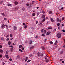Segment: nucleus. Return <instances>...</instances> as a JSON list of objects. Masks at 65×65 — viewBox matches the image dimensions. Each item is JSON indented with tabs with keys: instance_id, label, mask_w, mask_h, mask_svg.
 Listing matches in <instances>:
<instances>
[{
	"instance_id": "obj_23",
	"label": "nucleus",
	"mask_w": 65,
	"mask_h": 65,
	"mask_svg": "<svg viewBox=\"0 0 65 65\" xmlns=\"http://www.w3.org/2000/svg\"><path fill=\"white\" fill-rule=\"evenodd\" d=\"M27 25H25V26L24 28L25 29H27Z\"/></svg>"
},
{
	"instance_id": "obj_9",
	"label": "nucleus",
	"mask_w": 65,
	"mask_h": 65,
	"mask_svg": "<svg viewBox=\"0 0 65 65\" xmlns=\"http://www.w3.org/2000/svg\"><path fill=\"white\" fill-rule=\"evenodd\" d=\"M5 57L7 58V59H8V55H5Z\"/></svg>"
},
{
	"instance_id": "obj_50",
	"label": "nucleus",
	"mask_w": 65,
	"mask_h": 65,
	"mask_svg": "<svg viewBox=\"0 0 65 65\" xmlns=\"http://www.w3.org/2000/svg\"><path fill=\"white\" fill-rule=\"evenodd\" d=\"M56 15H58L59 14V13H56Z\"/></svg>"
},
{
	"instance_id": "obj_21",
	"label": "nucleus",
	"mask_w": 65,
	"mask_h": 65,
	"mask_svg": "<svg viewBox=\"0 0 65 65\" xmlns=\"http://www.w3.org/2000/svg\"><path fill=\"white\" fill-rule=\"evenodd\" d=\"M33 48H34V46H32L30 48V50H32V49H33Z\"/></svg>"
},
{
	"instance_id": "obj_57",
	"label": "nucleus",
	"mask_w": 65,
	"mask_h": 65,
	"mask_svg": "<svg viewBox=\"0 0 65 65\" xmlns=\"http://www.w3.org/2000/svg\"><path fill=\"white\" fill-rule=\"evenodd\" d=\"M38 23V21H36V24H37Z\"/></svg>"
},
{
	"instance_id": "obj_39",
	"label": "nucleus",
	"mask_w": 65,
	"mask_h": 65,
	"mask_svg": "<svg viewBox=\"0 0 65 65\" xmlns=\"http://www.w3.org/2000/svg\"><path fill=\"white\" fill-rule=\"evenodd\" d=\"M31 62V60H29L27 61V62L28 63V62Z\"/></svg>"
},
{
	"instance_id": "obj_27",
	"label": "nucleus",
	"mask_w": 65,
	"mask_h": 65,
	"mask_svg": "<svg viewBox=\"0 0 65 65\" xmlns=\"http://www.w3.org/2000/svg\"><path fill=\"white\" fill-rule=\"evenodd\" d=\"M49 61H49V60L48 59L46 61V62L47 63V62H49Z\"/></svg>"
},
{
	"instance_id": "obj_51",
	"label": "nucleus",
	"mask_w": 65,
	"mask_h": 65,
	"mask_svg": "<svg viewBox=\"0 0 65 65\" xmlns=\"http://www.w3.org/2000/svg\"><path fill=\"white\" fill-rule=\"evenodd\" d=\"M4 20L5 21V20H7V19L6 18H4Z\"/></svg>"
},
{
	"instance_id": "obj_55",
	"label": "nucleus",
	"mask_w": 65,
	"mask_h": 65,
	"mask_svg": "<svg viewBox=\"0 0 65 65\" xmlns=\"http://www.w3.org/2000/svg\"><path fill=\"white\" fill-rule=\"evenodd\" d=\"M62 47H63V48H65V45H63V46H62Z\"/></svg>"
},
{
	"instance_id": "obj_15",
	"label": "nucleus",
	"mask_w": 65,
	"mask_h": 65,
	"mask_svg": "<svg viewBox=\"0 0 65 65\" xmlns=\"http://www.w3.org/2000/svg\"><path fill=\"white\" fill-rule=\"evenodd\" d=\"M48 29H52V27H48Z\"/></svg>"
},
{
	"instance_id": "obj_52",
	"label": "nucleus",
	"mask_w": 65,
	"mask_h": 65,
	"mask_svg": "<svg viewBox=\"0 0 65 65\" xmlns=\"http://www.w3.org/2000/svg\"><path fill=\"white\" fill-rule=\"evenodd\" d=\"M2 64L3 65H4V64H5V63H4V62H3L2 63Z\"/></svg>"
},
{
	"instance_id": "obj_5",
	"label": "nucleus",
	"mask_w": 65,
	"mask_h": 65,
	"mask_svg": "<svg viewBox=\"0 0 65 65\" xmlns=\"http://www.w3.org/2000/svg\"><path fill=\"white\" fill-rule=\"evenodd\" d=\"M14 3L15 5H17L18 4V2L17 1H15L14 2Z\"/></svg>"
},
{
	"instance_id": "obj_28",
	"label": "nucleus",
	"mask_w": 65,
	"mask_h": 65,
	"mask_svg": "<svg viewBox=\"0 0 65 65\" xmlns=\"http://www.w3.org/2000/svg\"><path fill=\"white\" fill-rule=\"evenodd\" d=\"M37 16H38V15H39V12H38L37 13Z\"/></svg>"
},
{
	"instance_id": "obj_19",
	"label": "nucleus",
	"mask_w": 65,
	"mask_h": 65,
	"mask_svg": "<svg viewBox=\"0 0 65 65\" xmlns=\"http://www.w3.org/2000/svg\"><path fill=\"white\" fill-rule=\"evenodd\" d=\"M49 43L51 44H53V42L52 41H50L49 42Z\"/></svg>"
},
{
	"instance_id": "obj_3",
	"label": "nucleus",
	"mask_w": 65,
	"mask_h": 65,
	"mask_svg": "<svg viewBox=\"0 0 65 65\" xmlns=\"http://www.w3.org/2000/svg\"><path fill=\"white\" fill-rule=\"evenodd\" d=\"M57 41H56L54 43V45H56L57 44V43H58Z\"/></svg>"
},
{
	"instance_id": "obj_30",
	"label": "nucleus",
	"mask_w": 65,
	"mask_h": 65,
	"mask_svg": "<svg viewBox=\"0 0 65 65\" xmlns=\"http://www.w3.org/2000/svg\"><path fill=\"white\" fill-rule=\"evenodd\" d=\"M44 33H46V31L45 30H44Z\"/></svg>"
},
{
	"instance_id": "obj_58",
	"label": "nucleus",
	"mask_w": 65,
	"mask_h": 65,
	"mask_svg": "<svg viewBox=\"0 0 65 65\" xmlns=\"http://www.w3.org/2000/svg\"><path fill=\"white\" fill-rule=\"evenodd\" d=\"M26 60H28V57H26Z\"/></svg>"
},
{
	"instance_id": "obj_56",
	"label": "nucleus",
	"mask_w": 65,
	"mask_h": 65,
	"mask_svg": "<svg viewBox=\"0 0 65 65\" xmlns=\"http://www.w3.org/2000/svg\"><path fill=\"white\" fill-rule=\"evenodd\" d=\"M58 21L61 22V19L59 20H58Z\"/></svg>"
},
{
	"instance_id": "obj_1",
	"label": "nucleus",
	"mask_w": 65,
	"mask_h": 65,
	"mask_svg": "<svg viewBox=\"0 0 65 65\" xmlns=\"http://www.w3.org/2000/svg\"><path fill=\"white\" fill-rule=\"evenodd\" d=\"M57 36L58 38H61V34L60 33L57 34Z\"/></svg>"
},
{
	"instance_id": "obj_17",
	"label": "nucleus",
	"mask_w": 65,
	"mask_h": 65,
	"mask_svg": "<svg viewBox=\"0 0 65 65\" xmlns=\"http://www.w3.org/2000/svg\"><path fill=\"white\" fill-rule=\"evenodd\" d=\"M0 53H3V50L1 49H0Z\"/></svg>"
},
{
	"instance_id": "obj_62",
	"label": "nucleus",
	"mask_w": 65,
	"mask_h": 65,
	"mask_svg": "<svg viewBox=\"0 0 65 65\" xmlns=\"http://www.w3.org/2000/svg\"><path fill=\"white\" fill-rule=\"evenodd\" d=\"M62 31H63V32H65V30H64V29H63V30H62Z\"/></svg>"
},
{
	"instance_id": "obj_8",
	"label": "nucleus",
	"mask_w": 65,
	"mask_h": 65,
	"mask_svg": "<svg viewBox=\"0 0 65 65\" xmlns=\"http://www.w3.org/2000/svg\"><path fill=\"white\" fill-rule=\"evenodd\" d=\"M14 9H15V10H17L18 9V7H16L14 8Z\"/></svg>"
},
{
	"instance_id": "obj_37",
	"label": "nucleus",
	"mask_w": 65,
	"mask_h": 65,
	"mask_svg": "<svg viewBox=\"0 0 65 65\" xmlns=\"http://www.w3.org/2000/svg\"><path fill=\"white\" fill-rule=\"evenodd\" d=\"M22 10L23 11H24V10H25V8H22Z\"/></svg>"
},
{
	"instance_id": "obj_53",
	"label": "nucleus",
	"mask_w": 65,
	"mask_h": 65,
	"mask_svg": "<svg viewBox=\"0 0 65 65\" xmlns=\"http://www.w3.org/2000/svg\"><path fill=\"white\" fill-rule=\"evenodd\" d=\"M42 12L43 13H45V11H43Z\"/></svg>"
},
{
	"instance_id": "obj_22",
	"label": "nucleus",
	"mask_w": 65,
	"mask_h": 65,
	"mask_svg": "<svg viewBox=\"0 0 65 65\" xmlns=\"http://www.w3.org/2000/svg\"><path fill=\"white\" fill-rule=\"evenodd\" d=\"M23 45H20L19 46V47L20 48H21V47H22Z\"/></svg>"
},
{
	"instance_id": "obj_45",
	"label": "nucleus",
	"mask_w": 65,
	"mask_h": 65,
	"mask_svg": "<svg viewBox=\"0 0 65 65\" xmlns=\"http://www.w3.org/2000/svg\"><path fill=\"white\" fill-rule=\"evenodd\" d=\"M57 21H58V20H59V18H57Z\"/></svg>"
},
{
	"instance_id": "obj_13",
	"label": "nucleus",
	"mask_w": 65,
	"mask_h": 65,
	"mask_svg": "<svg viewBox=\"0 0 65 65\" xmlns=\"http://www.w3.org/2000/svg\"><path fill=\"white\" fill-rule=\"evenodd\" d=\"M29 56L30 57H32L33 56V55L32 54H30L29 55Z\"/></svg>"
},
{
	"instance_id": "obj_40",
	"label": "nucleus",
	"mask_w": 65,
	"mask_h": 65,
	"mask_svg": "<svg viewBox=\"0 0 65 65\" xmlns=\"http://www.w3.org/2000/svg\"><path fill=\"white\" fill-rule=\"evenodd\" d=\"M19 50L20 52H22V50L21 49H19Z\"/></svg>"
},
{
	"instance_id": "obj_32",
	"label": "nucleus",
	"mask_w": 65,
	"mask_h": 65,
	"mask_svg": "<svg viewBox=\"0 0 65 65\" xmlns=\"http://www.w3.org/2000/svg\"><path fill=\"white\" fill-rule=\"evenodd\" d=\"M9 47H12V48H13V46L12 45L9 46Z\"/></svg>"
},
{
	"instance_id": "obj_49",
	"label": "nucleus",
	"mask_w": 65,
	"mask_h": 65,
	"mask_svg": "<svg viewBox=\"0 0 65 65\" xmlns=\"http://www.w3.org/2000/svg\"><path fill=\"white\" fill-rule=\"evenodd\" d=\"M5 26L6 28H7V27H8V26H7V25L6 24L5 25Z\"/></svg>"
},
{
	"instance_id": "obj_2",
	"label": "nucleus",
	"mask_w": 65,
	"mask_h": 65,
	"mask_svg": "<svg viewBox=\"0 0 65 65\" xmlns=\"http://www.w3.org/2000/svg\"><path fill=\"white\" fill-rule=\"evenodd\" d=\"M14 30H16L17 29V27L16 26H14Z\"/></svg>"
},
{
	"instance_id": "obj_43",
	"label": "nucleus",
	"mask_w": 65,
	"mask_h": 65,
	"mask_svg": "<svg viewBox=\"0 0 65 65\" xmlns=\"http://www.w3.org/2000/svg\"><path fill=\"white\" fill-rule=\"evenodd\" d=\"M54 32H56V28H55L54 29Z\"/></svg>"
},
{
	"instance_id": "obj_33",
	"label": "nucleus",
	"mask_w": 65,
	"mask_h": 65,
	"mask_svg": "<svg viewBox=\"0 0 65 65\" xmlns=\"http://www.w3.org/2000/svg\"><path fill=\"white\" fill-rule=\"evenodd\" d=\"M42 36H45V35H44V34H43L42 35Z\"/></svg>"
},
{
	"instance_id": "obj_36",
	"label": "nucleus",
	"mask_w": 65,
	"mask_h": 65,
	"mask_svg": "<svg viewBox=\"0 0 65 65\" xmlns=\"http://www.w3.org/2000/svg\"><path fill=\"white\" fill-rule=\"evenodd\" d=\"M8 53V51H7L6 52V54H7Z\"/></svg>"
},
{
	"instance_id": "obj_63",
	"label": "nucleus",
	"mask_w": 65,
	"mask_h": 65,
	"mask_svg": "<svg viewBox=\"0 0 65 65\" xmlns=\"http://www.w3.org/2000/svg\"><path fill=\"white\" fill-rule=\"evenodd\" d=\"M63 52H61L60 53V54H63Z\"/></svg>"
},
{
	"instance_id": "obj_4",
	"label": "nucleus",
	"mask_w": 65,
	"mask_h": 65,
	"mask_svg": "<svg viewBox=\"0 0 65 65\" xmlns=\"http://www.w3.org/2000/svg\"><path fill=\"white\" fill-rule=\"evenodd\" d=\"M5 27V25H4V24H3L1 26V27L2 28H4Z\"/></svg>"
},
{
	"instance_id": "obj_46",
	"label": "nucleus",
	"mask_w": 65,
	"mask_h": 65,
	"mask_svg": "<svg viewBox=\"0 0 65 65\" xmlns=\"http://www.w3.org/2000/svg\"><path fill=\"white\" fill-rule=\"evenodd\" d=\"M23 26H25V23H23Z\"/></svg>"
},
{
	"instance_id": "obj_41",
	"label": "nucleus",
	"mask_w": 65,
	"mask_h": 65,
	"mask_svg": "<svg viewBox=\"0 0 65 65\" xmlns=\"http://www.w3.org/2000/svg\"><path fill=\"white\" fill-rule=\"evenodd\" d=\"M34 1H33L32 2V4H34Z\"/></svg>"
},
{
	"instance_id": "obj_10",
	"label": "nucleus",
	"mask_w": 65,
	"mask_h": 65,
	"mask_svg": "<svg viewBox=\"0 0 65 65\" xmlns=\"http://www.w3.org/2000/svg\"><path fill=\"white\" fill-rule=\"evenodd\" d=\"M32 42H33V41H30L29 42V44H31L32 43Z\"/></svg>"
},
{
	"instance_id": "obj_16",
	"label": "nucleus",
	"mask_w": 65,
	"mask_h": 65,
	"mask_svg": "<svg viewBox=\"0 0 65 65\" xmlns=\"http://www.w3.org/2000/svg\"><path fill=\"white\" fill-rule=\"evenodd\" d=\"M11 52H13V48H11Z\"/></svg>"
},
{
	"instance_id": "obj_6",
	"label": "nucleus",
	"mask_w": 65,
	"mask_h": 65,
	"mask_svg": "<svg viewBox=\"0 0 65 65\" xmlns=\"http://www.w3.org/2000/svg\"><path fill=\"white\" fill-rule=\"evenodd\" d=\"M51 20L52 22H54V19L52 18H51Z\"/></svg>"
},
{
	"instance_id": "obj_61",
	"label": "nucleus",
	"mask_w": 65,
	"mask_h": 65,
	"mask_svg": "<svg viewBox=\"0 0 65 65\" xmlns=\"http://www.w3.org/2000/svg\"><path fill=\"white\" fill-rule=\"evenodd\" d=\"M6 40L7 41H8V38L6 39Z\"/></svg>"
},
{
	"instance_id": "obj_48",
	"label": "nucleus",
	"mask_w": 65,
	"mask_h": 65,
	"mask_svg": "<svg viewBox=\"0 0 65 65\" xmlns=\"http://www.w3.org/2000/svg\"><path fill=\"white\" fill-rule=\"evenodd\" d=\"M35 38H36V39H37V38H38V37L37 36H36L35 37Z\"/></svg>"
},
{
	"instance_id": "obj_60",
	"label": "nucleus",
	"mask_w": 65,
	"mask_h": 65,
	"mask_svg": "<svg viewBox=\"0 0 65 65\" xmlns=\"http://www.w3.org/2000/svg\"><path fill=\"white\" fill-rule=\"evenodd\" d=\"M31 29H32V30H34V28L33 27H31Z\"/></svg>"
},
{
	"instance_id": "obj_25",
	"label": "nucleus",
	"mask_w": 65,
	"mask_h": 65,
	"mask_svg": "<svg viewBox=\"0 0 65 65\" xmlns=\"http://www.w3.org/2000/svg\"><path fill=\"white\" fill-rule=\"evenodd\" d=\"M11 44V42L10 41H9L8 42V45H10V44Z\"/></svg>"
},
{
	"instance_id": "obj_38",
	"label": "nucleus",
	"mask_w": 65,
	"mask_h": 65,
	"mask_svg": "<svg viewBox=\"0 0 65 65\" xmlns=\"http://www.w3.org/2000/svg\"><path fill=\"white\" fill-rule=\"evenodd\" d=\"M63 60V59H60V61H62V60Z\"/></svg>"
},
{
	"instance_id": "obj_18",
	"label": "nucleus",
	"mask_w": 65,
	"mask_h": 65,
	"mask_svg": "<svg viewBox=\"0 0 65 65\" xmlns=\"http://www.w3.org/2000/svg\"><path fill=\"white\" fill-rule=\"evenodd\" d=\"M1 40H2L3 41H4V38L3 37L1 38Z\"/></svg>"
},
{
	"instance_id": "obj_12",
	"label": "nucleus",
	"mask_w": 65,
	"mask_h": 65,
	"mask_svg": "<svg viewBox=\"0 0 65 65\" xmlns=\"http://www.w3.org/2000/svg\"><path fill=\"white\" fill-rule=\"evenodd\" d=\"M37 54L39 56H41V55H40V53H37Z\"/></svg>"
},
{
	"instance_id": "obj_7",
	"label": "nucleus",
	"mask_w": 65,
	"mask_h": 65,
	"mask_svg": "<svg viewBox=\"0 0 65 65\" xmlns=\"http://www.w3.org/2000/svg\"><path fill=\"white\" fill-rule=\"evenodd\" d=\"M52 12H53L52 11H49V14H51L52 13Z\"/></svg>"
},
{
	"instance_id": "obj_24",
	"label": "nucleus",
	"mask_w": 65,
	"mask_h": 65,
	"mask_svg": "<svg viewBox=\"0 0 65 65\" xmlns=\"http://www.w3.org/2000/svg\"><path fill=\"white\" fill-rule=\"evenodd\" d=\"M1 14L3 15V16H5V15L3 13H2Z\"/></svg>"
},
{
	"instance_id": "obj_29",
	"label": "nucleus",
	"mask_w": 65,
	"mask_h": 65,
	"mask_svg": "<svg viewBox=\"0 0 65 65\" xmlns=\"http://www.w3.org/2000/svg\"><path fill=\"white\" fill-rule=\"evenodd\" d=\"M45 15H43L42 16V17L43 18H45Z\"/></svg>"
},
{
	"instance_id": "obj_44",
	"label": "nucleus",
	"mask_w": 65,
	"mask_h": 65,
	"mask_svg": "<svg viewBox=\"0 0 65 65\" xmlns=\"http://www.w3.org/2000/svg\"><path fill=\"white\" fill-rule=\"evenodd\" d=\"M45 18H44L43 19V21H45Z\"/></svg>"
},
{
	"instance_id": "obj_34",
	"label": "nucleus",
	"mask_w": 65,
	"mask_h": 65,
	"mask_svg": "<svg viewBox=\"0 0 65 65\" xmlns=\"http://www.w3.org/2000/svg\"><path fill=\"white\" fill-rule=\"evenodd\" d=\"M32 15L33 16H35V13H33L32 14Z\"/></svg>"
},
{
	"instance_id": "obj_20",
	"label": "nucleus",
	"mask_w": 65,
	"mask_h": 65,
	"mask_svg": "<svg viewBox=\"0 0 65 65\" xmlns=\"http://www.w3.org/2000/svg\"><path fill=\"white\" fill-rule=\"evenodd\" d=\"M12 34H10V37L12 38Z\"/></svg>"
},
{
	"instance_id": "obj_14",
	"label": "nucleus",
	"mask_w": 65,
	"mask_h": 65,
	"mask_svg": "<svg viewBox=\"0 0 65 65\" xmlns=\"http://www.w3.org/2000/svg\"><path fill=\"white\" fill-rule=\"evenodd\" d=\"M41 48L42 49V50H44V49H45V48L43 46H42L41 47Z\"/></svg>"
},
{
	"instance_id": "obj_42",
	"label": "nucleus",
	"mask_w": 65,
	"mask_h": 65,
	"mask_svg": "<svg viewBox=\"0 0 65 65\" xmlns=\"http://www.w3.org/2000/svg\"><path fill=\"white\" fill-rule=\"evenodd\" d=\"M62 63H65V61H62Z\"/></svg>"
},
{
	"instance_id": "obj_47",
	"label": "nucleus",
	"mask_w": 65,
	"mask_h": 65,
	"mask_svg": "<svg viewBox=\"0 0 65 65\" xmlns=\"http://www.w3.org/2000/svg\"><path fill=\"white\" fill-rule=\"evenodd\" d=\"M26 5L27 6H29V4H26Z\"/></svg>"
},
{
	"instance_id": "obj_54",
	"label": "nucleus",
	"mask_w": 65,
	"mask_h": 65,
	"mask_svg": "<svg viewBox=\"0 0 65 65\" xmlns=\"http://www.w3.org/2000/svg\"><path fill=\"white\" fill-rule=\"evenodd\" d=\"M11 6V4H8V6Z\"/></svg>"
},
{
	"instance_id": "obj_26",
	"label": "nucleus",
	"mask_w": 65,
	"mask_h": 65,
	"mask_svg": "<svg viewBox=\"0 0 65 65\" xmlns=\"http://www.w3.org/2000/svg\"><path fill=\"white\" fill-rule=\"evenodd\" d=\"M20 56L19 55L17 57V58H18V59H20Z\"/></svg>"
},
{
	"instance_id": "obj_59",
	"label": "nucleus",
	"mask_w": 65,
	"mask_h": 65,
	"mask_svg": "<svg viewBox=\"0 0 65 65\" xmlns=\"http://www.w3.org/2000/svg\"><path fill=\"white\" fill-rule=\"evenodd\" d=\"M2 55H0V58H2Z\"/></svg>"
},
{
	"instance_id": "obj_35",
	"label": "nucleus",
	"mask_w": 65,
	"mask_h": 65,
	"mask_svg": "<svg viewBox=\"0 0 65 65\" xmlns=\"http://www.w3.org/2000/svg\"><path fill=\"white\" fill-rule=\"evenodd\" d=\"M57 26H60V23H58L57 24Z\"/></svg>"
},
{
	"instance_id": "obj_64",
	"label": "nucleus",
	"mask_w": 65,
	"mask_h": 65,
	"mask_svg": "<svg viewBox=\"0 0 65 65\" xmlns=\"http://www.w3.org/2000/svg\"><path fill=\"white\" fill-rule=\"evenodd\" d=\"M9 60L10 61H12V59H11V58H10Z\"/></svg>"
},
{
	"instance_id": "obj_31",
	"label": "nucleus",
	"mask_w": 65,
	"mask_h": 65,
	"mask_svg": "<svg viewBox=\"0 0 65 65\" xmlns=\"http://www.w3.org/2000/svg\"><path fill=\"white\" fill-rule=\"evenodd\" d=\"M64 19H65V18L63 17L62 18V21H64Z\"/></svg>"
},
{
	"instance_id": "obj_11",
	"label": "nucleus",
	"mask_w": 65,
	"mask_h": 65,
	"mask_svg": "<svg viewBox=\"0 0 65 65\" xmlns=\"http://www.w3.org/2000/svg\"><path fill=\"white\" fill-rule=\"evenodd\" d=\"M51 34V32H48L46 34H47V35H49V34Z\"/></svg>"
}]
</instances>
